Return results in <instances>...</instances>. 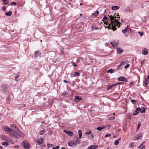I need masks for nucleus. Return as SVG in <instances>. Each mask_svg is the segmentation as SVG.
I'll return each mask as SVG.
<instances>
[{"label":"nucleus","instance_id":"obj_1","mask_svg":"<svg viewBox=\"0 0 149 149\" xmlns=\"http://www.w3.org/2000/svg\"><path fill=\"white\" fill-rule=\"evenodd\" d=\"M108 16L110 17L111 22L110 24H107V25H109V26L112 25V29L114 31L116 29V28L115 26H117L118 28H119L120 26H118V25H120L122 24L120 22H118V21L119 20V19L116 20V19L115 18V17H116L115 15L113 16L112 15H109Z\"/></svg>","mask_w":149,"mask_h":149},{"label":"nucleus","instance_id":"obj_2","mask_svg":"<svg viewBox=\"0 0 149 149\" xmlns=\"http://www.w3.org/2000/svg\"><path fill=\"white\" fill-rule=\"evenodd\" d=\"M14 135L13 136H11L13 137L14 138L17 139V136L23 137L24 136V134L23 133H22L18 129L15 130L13 133Z\"/></svg>","mask_w":149,"mask_h":149},{"label":"nucleus","instance_id":"obj_3","mask_svg":"<svg viewBox=\"0 0 149 149\" xmlns=\"http://www.w3.org/2000/svg\"><path fill=\"white\" fill-rule=\"evenodd\" d=\"M2 129L6 132H9L8 134L10 136L14 135L13 129H10V128L6 126H3L2 127Z\"/></svg>","mask_w":149,"mask_h":149},{"label":"nucleus","instance_id":"obj_4","mask_svg":"<svg viewBox=\"0 0 149 149\" xmlns=\"http://www.w3.org/2000/svg\"><path fill=\"white\" fill-rule=\"evenodd\" d=\"M2 139L3 141L8 142L9 143L11 144L14 143V142L10 138L5 136H3Z\"/></svg>","mask_w":149,"mask_h":149},{"label":"nucleus","instance_id":"obj_5","mask_svg":"<svg viewBox=\"0 0 149 149\" xmlns=\"http://www.w3.org/2000/svg\"><path fill=\"white\" fill-rule=\"evenodd\" d=\"M23 144L24 147L26 149H28L30 147V145L29 143L26 141H24L23 142Z\"/></svg>","mask_w":149,"mask_h":149},{"label":"nucleus","instance_id":"obj_6","mask_svg":"<svg viewBox=\"0 0 149 149\" xmlns=\"http://www.w3.org/2000/svg\"><path fill=\"white\" fill-rule=\"evenodd\" d=\"M10 129H13V132H14L15 130L18 129V127L16 126L14 124L10 125Z\"/></svg>","mask_w":149,"mask_h":149},{"label":"nucleus","instance_id":"obj_7","mask_svg":"<svg viewBox=\"0 0 149 149\" xmlns=\"http://www.w3.org/2000/svg\"><path fill=\"white\" fill-rule=\"evenodd\" d=\"M37 142L38 143V144L40 145L43 143V139L42 138L38 139L37 140Z\"/></svg>","mask_w":149,"mask_h":149},{"label":"nucleus","instance_id":"obj_8","mask_svg":"<svg viewBox=\"0 0 149 149\" xmlns=\"http://www.w3.org/2000/svg\"><path fill=\"white\" fill-rule=\"evenodd\" d=\"M82 100V98L78 96H75L74 101L75 102H78L79 100Z\"/></svg>","mask_w":149,"mask_h":149},{"label":"nucleus","instance_id":"obj_9","mask_svg":"<svg viewBox=\"0 0 149 149\" xmlns=\"http://www.w3.org/2000/svg\"><path fill=\"white\" fill-rule=\"evenodd\" d=\"M64 132L70 136H72L73 135V133L72 131H67L66 130H64Z\"/></svg>","mask_w":149,"mask_h":149},{"label":"nucleus","instance_id":"obj_10","mask_svg":"<svg viewBox=\"0 0 149 149\" xmlns=\"http://www.w3.org/2000/svg\"><path fill=\"white\" fill-rule=\"evenodd\" d=\"M98 147L97 145H91L88 147V149H96Z\"/></svg>","mask_w":149,"mask_h":149},{"label":"nucleus","instance_id":"obj_11","mask_svg":"<svg viewBox=\"0 0 149 149\" xmlns=\"http://www.w3.org/2000/svg\"><path fill=\"white\" fill-rule=\"evenodd\" d=\"M140 110V108H137L135 111V113H133L132 114L134 115H136L138 114Z\"/></svg>","mask_w":149,"mask_h":149},{"label":"nucleus","instance_id":"obj_12","mask_svg":"<svg viewBox=\"0 0 149 149\" xmlns=\"http://www.w3.org/2000/svg\"><path fill=\"white\" fill-rule=\"evenodd\" d=\"M117 52L118 54H120L121 53H122L123 51V49L119 47L117 48Z\"/></svg>","mask_w":149,"mask_h":149},{"label":"nucleus","instance_id":"obj_13","mask_svg":"<svg viewBox=\"0 0 149 149\" xmlns=\"http://www.w3.org/2000/svg\"><path fill=\"white\" fill-rule=\"evenodd\" d=\"M41 55V53L40 52L38 51H36L35 52L34 57H37L40 56Z\"/></svg>","mask_w":149,"mask_h":149},{"label":"nucleus","instance_id":"obj_14","mask_svg":"<svg viewBox=\"0 0 149 149\" xmlns=\"http://www.w3.org/2000/svg\"><path fill=\"white\" fill-rule=\"evenodd\" d=\"M142 54L144 55H146L148 54V52L147 49H144L142 50Z\"/></svg>","mask_w":149,"mask_h":149},{"label":"nucleus","instance_id":"obj_15","mask_svg":"<svg viewBox=\"0 0 149 149\" xmlns=\"http://www.w3.org/2000/svg\"><path fill=\"white\" fill-rule=\"evenodd\" d=\"M120 7L119 6H113L111 7V9L113 10H117Z\"/></svg>","mask_w":149,"mask_h":149},{"label":"nucleus","instance_id":"obj_16","mask_svg":"<svg viewBox=\"0 0 149 149\" xmlns=\"http://www.w3.org/2000/svg\"><path fill=\"white\" fill-rule=\"evenodd\" d=\"M80 143V140L78 139H77L74 141V145L75 146L76 145Z\"/></svg>","mask_w":149,"mask_h":149},{"label":"nucleus","instance_id":"obj_17","mask_svg":"<svg viewBox=\"0 0 149 149\" xmlns=\"http://www.w3.org/2000/svg\"><path fill=\"white\" fill-rule=\"evenodd\" d=\"M140 111L141 113H145V108L143 107H141V108H140Z\"/></svg>","mask_w":149,"mask_h":149},{"label":"nucleus","instance_id":"obj_18","mask_svg":"<svg viewBox=\"0 0 149 149\" xmlns=\"http://www.w3.org/2000/svg\"><path fill=\"white\" fill-rule=\"evenodd\" d=\"M78 133L79 135V138L80 139L81 138L82 135V131L81 130H79L78 131Z\"/></svg>","mask_w":149,"mask_h":149},{"label":"nucleus","instance_id":"obj_19","mask_svg":"<svg viewBox=\"0 0 149 149\" xmlns=\"http://www.w3.org/2000/svg\"><path fill=\"white\" fill-rule=\"evenodd\" d=\"M145 146L144 145V143H142L139 147H138V148L139 149H143L144 148Z\"/></svg>","mask_w":149,"mask_h":149},{"label":"nucleus","instance_id":"obj_20","mask_svg":"<svg viewBox=\"0 0 149 149\" xmlns=\"http://www.w3.org/2000/svg\"><path fill=\"white\" fill-rule=\"evenodd\" d=\"M120 139L121 138H120L116 140L114 142V145H117L119 143V141Z\"/></svg>","mask_w":149,"mask_h":149},{"label":"nucleus","instance_id":"obj_21","mask_svg":"<svg viewBox=\"0 0 149 149\" xmlns=\"http://www.w3.org/2000/svg\"><path fill=\"white\" fill-rule=\"evenodd\" d=\"M12 14V12L11 11H10L8 13H5V15L7 16H10Z\"/></svg>","mask_w":149,"mask_h":149},{"label":"nucleus","instance_id":"obj_22","mask_svg":"<svg viewBox=\"0 0 149 149\" xmlns=\"http://www.w3.org/2000/svg\"><path fill=\"white\" fill-rule=\"evenodd\" d=\"M68 145L70 146H72L74 145V142L72 141L69 142L68 143Z\"/></svg>","mask_w":149,"mask_h":149},{"label":"nucleus","instance_id":"obj_23","mask_svg":"<svg viewBox=\"0 0 149 149\" xmlns=\"http://www.w3.org/2000/svg\"><path fill=\"white\" fill-rule=\"evenodd\" d=\"M124 77L121 76L119 77L118 78V80L119 81H123Z\"/></svg>","mask_w":149,"mask_h":149},{"label":"nucleus","instance_id":"obj_24","mask_svg":"<svg viewBox=\"0 0 149 149\" xmlns=\"http://www.w3.org/2000/svg\"><path fill=\"white\" fill-rule=\"evenodd\" d=\"M142 136V135L141 134H140L138 135L136 137V139H140Z\"/></svg>","mask_w":149,"mask_h":149},{"label":"nucleus","instance_id":"obj_25","mask_svg":"<svg viewBox=\"0 0 149 149\" xmlns=\"http://www.w3.org/2000/svg\"><path fill=\"white\" fill-rule=\"evenodd\" d=\"M114 71L115 70L113 69H111L108 70L107 73L109 72L111 73H113L114 72Z\"/></svg>","mask_w":149,"mask_h":149},{"label":"nucleus","instance_id":"obj_26","mask_svg":"<svg viewBox=\"0 0 149 149\" xmlns=\"http://www.w3.org/2000/svg\"><path fill=\"white\" fill-rule=\"evenodd\" d=\"M114 86H115L114 84H113L112 85H111L110 86H109L107 87V90H109L110 89H111L112 88L114 87Z\"/></svg>","mask_w":149,"mask_h":149},{"label":"nucleus","instance_id":"obj_27","mask_svg":"<svg viewBox=\"0 0 149 149\" xmlns=\"http://www.w3.org/2000/svg\"><path fill=\"white\" fill-rule=\"evenodd\" d=\"M104 128H105V127L104 126L103 127H97L96 128V129L97 130L101 131L102 130L104 129Z\"/></svg>","mask_w":149,"mask_h":149},{"label":"nucleus","instance_id":"obj_28","mask_svg":"<svg viewBox=\"0 0 149 149\" xmlns=\"http://www.w3.org/2000/svg\"><path fill=\"white\" fill-rule=\"evenodd\" d=\"M2 88L5 90H6L7 89V87L6 85L5 84L2 85L1 86Z\"/></svg>","mask_w":149,"mask_h":149},{"label":"nucleus","instance_id":"obj_29","mask_svg":"<svg viewBox=\"0 0 149 149\" xmlns=\"http://www.w3.org/2000/svg\"><path fill=\"white\" fill-rule=\"evenodd\" d=\"M9 142L7 141H5L4 142H2V145L4 146H7L8 145Z\"/></svg>","mask_w":149,"mask_h":149},{"label":"nucleus","instance_id":"obj_30","mask_svg":"<svg viewBox=\"0 0 149 149\" xmlns=\"http://www.w3.org/2000/svg\"><path fill=\"white\" fill-rule=\"evenodd\" d=\"M61 58H57L56 60H55V61H54V60H53V62L54 63H57L59 62L61 60Z\"/></svg>","mask_w":149,"mask_h":149},{"label":"nucleus","instance_id":"obj_31","mask_svg":"<svg viewBox=\"0 0 149 149\" xmlns=\"http://www.w3.org/2000/svg\"><path fill=\"white\" fill-rule=\"evenodd\" d=\"M3 4L4 5H7L8 3V1H7V0H3Z\"/></svg>","mask_w":149,"mask_h":149},{"label":"nucleus","instance_id":"obj_32","mask_svg":"<svg viewBox=\"0 0 149 149\" xmlns=\"http://www.w3.org/2000/svg\"><path fill=\"white\" fill-rule=\"evenodd\" d=\"M141 123L140 122H139L138 123V126H137V127L136 128V129L137 130H138L139 129V128L140 127H141Z\"/></svg>","mask_w":149,"mask_h":149},{"label":"nucleus","instance_id":"obj_33","mask_svg":"<svg viewBox=\"0 0 149 149\" xmlns=\"http://www.w3.org/2000/svg\"><path fill=\"white\" fill-rule=\"evenodd\" d=\"M134 142H131L129 144V146L130 148H132L134 146Z\"/></svg>","mask_w":149,"mask_h":149},{"label":"nucleus","instance_id":"obj_34","mask_svg":"<svg viewBox=\"0 0 149 149\" xmlns=\"http://www.w3.org/2000/svg\"><path fill=\"white\" fill-rule=\"evenodd\" d=\"M149 83V81L146 79V80L145 84L146 86H147L148 84V83Z\"/></svg>","mask_w":149,"mask_h":149},{"label":"nucleus","instance_id":"obj_35","mask_svg":"<svg viewBox=\"0 0 149 149\" xmlns=\"http://www.w3.org/2000/svg\"><path fill=\"white\" fill-rule=\"evenodd\" d=\"M131 102L133 104H136V100H131Z\"/></svg>","mask_w":149,"mask_h":149},{"label":"nucleus","instance_id":"obj_36","mask_svg":"<svg viewBox=\"0 0 149 149\" xmlns=\"http://www.w3.org/2000/svg\"><path fill=\"white\" fill-rule=\"evenodd\" d=\"M91 130H88L87 132H86L85 134L86 135H89L91 134Z\"/></svg>","mask_w":149,"mask_h":149},{"label":"nucleus","instance_id":"obj_37","mask_svg":"<svg viewBox=\"0 0 149 149\" xmlns=\"http://www.w3.org/2000/svg\"><path fill=\"white\" fill-rule=\"evenodd\" d=\"M52 146L53 145L52 144H51L49 143H47V146L48 148V149L49 148H50L51 147H52Z\"/></svg>","mask_w":149,"mask_h":149},{"label":"nucleus","instance_id":"obj_38","mask_svg":"<svg viewBox=\"0 0 149 149\" xmlns=\"http://www.w3.org/2000/svg\"><path fill=\"white\" fill-rule=\"evenodd\" d=\"M108 18L106 17V16H104L103 19V20H104V21H103V22L105 24H107L105 22H104V20H107L108 19Z\"/></svg>","mask_w":149,"mask_h":149},{"label":"nucleus","instance_id":"obj_39","mask_svg":"<svg viewBox=\"0 0 149 149\" xmlns=\"http://www.w3.org/2000/svg\"><path fill=\"white\" fill-rule=\"evenodd\" d=\"M45 132L44 130H42L40 131V134L41 135H42Z\"/></svg>","mask_w":149,"mask_h":149},{"label":"nucleus","instance_id":"obj_40","mask_svg":"<svg viewBox=\"0 0 149 149\" xmlns=\"http://www.w3.org/2000/svg\"><path fill=\"white\" fill-rule=\"evenodd\" d=\"M115 119L114 117L113 116L112 117H110L109 118V119L111 120H114Z\"/></svg>","mask_w":149,"mask_h":149},{"label":"nucleus","instance_id":"obj_41","mask_svg":"<svg viewBox=\"0 0 149 149\" xmlns=\"http://www.w3.org/2000/svg\"><path fill=\"white\" fill-rule=\"evenodd\" d=\"M19 75H15V81H17V79L19 77Z\"/></svg>","mask_w":149,"mask_h":149},{"label":"nucleus","instance_id":"obj_42","mask_svg":"<svg viewBox=\"0 0 149 149\" xmlns=\"http://www.w3.org/2000/svg\"><path fill=\"white\" fill-rule=\"evenodd\" d=\"M79 75H80V73L79 72H75L74 73V75L75 76H76V75L78 76H79Z\"/></svg>","mask_w":149,"mask_h":149},{"label":"nucleus","instance_id":"obj_43","mask_svg":"<svg viewBox=\"0 0 149 149\" xmlns=\"http://www.w3.org/2000/svg\"><path fill=\"white\" fill-rule=\"evenodd\" d=\"M68 93L67 91H65L63 92V95H67L68 94Z\"/></svg>","mask_w":149,"mask_h":149},{"label":"nucleus","instance_id":"obj_44","mask_svg":"<svg viewBox=\"0 0 149 149\" xmlns=\"http://www.w3.org/2000/svg\"><path fill=\"white\" fill-rule=\"evenodd\" d=\"M138 33L141 36H142L143 35V33L140 31H139Z\"/></svg>","mask_w":149,"mask_h":149},{"label":"nucleus","instance_id":"obj_45","mask_svg":"<svg viewBox=\"0 0 149 149\" xmlns=\"http://www.w3.org/2000/svg\"><path fill=\"white\" fill-rule=\"evenodd\" d=\"M111 44L112 46H113L114 47H115V45H116V43L115 42H111L110 43Z\"/></svg>","mask_w":149,"mask_h":149},{"label":"nucleus","instance_id":"obj_46","mask_svg":"<svg viewBox=\"0 0 149 149\" xmlns=\"http://www.w3.org/2000/svg\"><path fill=\"white\" fill-rule=\"evenodd\" d=\"M123 84L122 82H117V83H116L114 84L116 86V85H118L119 84Z\"/></svg>","mask_w":149,"mask_h":149},{"label":"nucleus","instance_id":"obj_47","mask_svg":"<svg viewBox=\"0 0 149 149\" xmlns=\"http://www.w3.org/2000/svg\"><path fill=\"white\" fill-rule=\"evenodd\" d=\"M59 147V146H58L56 147H54L52 149H58Z\"/></svg>","mask_w":149,"mask_h":149},{"label":"nucleus","instance_id":"obj_48","mask_svg":"<svg viewBox=\"0 0 149 149\" xmlns=\"http://www.w3.org/2000/svg\"><path fill=\"white\" fill-rule=\"evenodd\" d=\"M99 11L98 10H97L95 13V17L96 16L99 14Z\"/></svg>","mask_w":149,"mask_h":149},{"label":"nucleus","instance_id":"obj_49","mask_svg":"<svg viewBox=\"0 0 149 149\" xmlns=\"http://www.w3.org/2000/svg\"><path fill=\"white\" fill-rule=\"evenodd\" d=\"M127 32V31H126V30H125V29H123L122 30V32L124 33V34H125Z\"/></svg>","mask_w":149,"mask_h":149},{"label":"nucleus","instance_id":"obj_50","mask_svg":"<svg viewBox=\"0 0 149 149\" xmlns=\"http://www.w3.org/2000/svg\"><path fill=\"white\" fill-rule=\"evenodd\" d=\"M130 66V65L129 64H127L125 67V69H126L127 68H128Z\"/></svg>","mask_w":149,"mask_h":149},{"label":"nucleus","instance_id":"obj_51","mask_svg":"<svg viewBox=\"0 0 149 149\" xmlns=\"http://www.w3.org/2000/svg\"><path fill=\"white\" fill-rule=\"evenodd\" d=\"M111 135V134H107L105 135V137H107Z\"/></svg>","mask_w":149,"mask_h":149},{"label":"nucleus","instance_id":"obj_52","mask_svg":"<svg viewBox=\"0 0 149 149\" xmlns=\"http://www.w3.org/2000/svg\"><path fill=\"white\" fill-rule=\"evenodd\" d=\"M125 11L126 12H130V10L128 8H127L125 9Z\"/></svg>","mask_w":149,"mask_h":149},{"label":"nucleus","instance_id":"obj_53","mask_svg":"<svg viewBox=\"0 0 149 149\" xmlns=\"http://www.w3.org/2000/svg\"><path fill=\"white\" fill-rule=\"evenodd\" d=\"M109 25V26H107L106 28H109V29H111L112 30H113L112 29V25H110V26H109V25Z\"/></svg>","mask_w":149,"mask_h":149},{"label":"nucleus","instance_id":"obj_54","mask_svg":"<svg viewBox=\"0 0 149 149\" xmlns=\"http://www.w3.org/2000/svg\"><path fill=\"white\" fill-rule=\"evenodd\" d=\"M146 61L145 60H143L141 61V64H144Z\"/></svg>","mask_w":149,"mask_h":149},{"label":"nucleus","instance_id":"obj_55","mask_svg":"<svg viewBox=\"0 0 149 149\" xmlns=\"http://www.w3.org/2000/svg\"><path fill=\"white\" fill-rule=\"evenodd\" d=\"M16 4H17L16 3L14 2H12V3H11V5H16Z\"/></svg>","mask_w":149,"mask_h":149},{"label":"nucleus","instance_id":"obj_56","mask_svg":"<svg viewBox=\"0 0 149 149\" xmlns=\"http://www.w3.org/2000/svg\"><path fill=\"white\" fill-rule=\"evenodd\" d=\"M123 81H125V82H127V81H128L127 79L124 77Z\"/></svg>","mask_w":149,"mask_h":149},{"label":"nucleus","instance_id":"obj_57","mask_svg":"<svg viewBox=\"0 0 149 149\" xmlns=\"http://www.w3.org/2000/svg\"><path fill=\"white\" fill-rule=\"evenodd\" d=\"M2 9L3 11L6 10V7L5 6H3L2 7Z\"/></svg>","mask_w":149,"mask_h":149},{"label":"nucleus","instance_id":"obj_58","mask_svg":"<svg viewBox=\"0 0 149 149\" xmlns=\"http://www.w3.org/2000/svg\"><path fill=\"white\" fill-rule=\"evenodd\" d=\"M129 29V27L128 26H127V27L125 28V30H126V31H127Z\"/></svg>","mask_w":149,"mask_h":149},{"label":"nucleus","instance_id":"obj_59","mask_svg":"<svg viewBox=\"0 0 149 149\" xmlns=\"http://www.w3.org/2000/svg\"><path fill=\"white\" fill-rule=\"evenodd\" d=\"M72 65L74 66V67H75L77 66V65L74 62H73L72 63Z\"/></svg>","mask_w":149,"mask_h":149},{"label":"nucleus","instance_id":"obj_60","mask_svg":"<svg viewBox=\"0 0 149 149\" xmlns=\"http://www.w3.org/2000/svg\"><path fill=\"white\" fill-rule=\"evenodd\" d=\"M121 63H122V65H124V64H125L126 63V61H123V62H122Z\"/></svg>","mask_w":149,"mask_h":149},{"label":"nucleus","instance_id":"obj_61","mask_svg":"<svg viewBox=\"0 0 149 149\" xmlns=\"http://www.w3.org/2000/svg\"><path fill=\"white\" fill-rule=\"evenodd\" d=\"M91 137L92 139H93L94 138V136L93 134H91Z\"/></svg>","mask_w":149,"mask_h":149},{"label":"nucleus","instance_id":"obj_62","mask_svg":"<svg viewBox=\"0 0 149 149\" xmlns=\"http://www.w3.org/2000/svg\"><path fill=\"white\" fill-rule=\"evenodd\" d=\"M122 63H121L120 65L118 66V68H119L120 67L121 65H122Z\"/></svg>","mask_w":149,"mask_h":149},{"label":"nucleus","instance_id":"obj_63","mask_svg":"<svg viewBox=\"0 0 149 149\" xmlns=\"http://www.w3.org/2000/svg\"><path fill=\"white\" fill-rule=\"evenodd\" d=\"M97 29H98V28L96 26H95V27L94 28V30H95Z\"/></svg>","mask_w":149,"mask_h":149},{"label":"nucleus","instance_id":"obj_64","mask_svg":"<svg viewBox=\"0 0 149 149\" xmlns=\"http://www.w3.org/2000/svg\"><path fill=\"white\" fill-rule=\"evenodd\" d=\"M63 81L65 83H66L68 84L69 83V82L65 80H64Z\"/></svg>","mask_w":149,"mask_h":149}]
</instances>
